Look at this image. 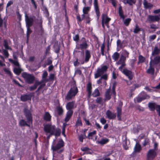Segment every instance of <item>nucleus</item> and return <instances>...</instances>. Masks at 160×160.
<instances>
[{
	"instance_id": "f257e3e1",
	"label": "nucleus",
	"mask_w": 160,
	"mask_h": 160,
	"mask_svg": "<svg viewBox=\"0 0 160 160\" xmlns=\"http://www.w3.org/2000/svg\"><path fill=\"white\" fill-rule=\"evenodd\" d=\"M44 130L45 132L50 133L47 137V141L48 142L51 136L54 135L55 137H58L60 136L61 133V129L58 128H56L54 125L47 124L45 125Z\"/></svg>"
},
{
	"instance_id": "f03ea898",
	"label": "nucleus",
	"mask_w": 160,
	"mask_h": 160,
	"mask_svg": "<svg viewBox=\"0 0 160 160\" xmlns=\"http://www.w3.org/2000/svg\"><path fill=\"white\" fill-rule=\"evenodd\" d=\"M24 115L27 119L26 122L24 119H21L19 122V125L21 127L27 126L30 127V124H32L33 118L30 111L27 108L24 110Z\"/></svg>"
},
{
	"instance_id": "7ed1b4c3",
	"label": "nucleus",
	"mask_w": 160,
	"mask_h": 160,
	"mask_svg": "<svg viewBox=\"0 0 160 160\" xmlns=\"http://www.w3.org/2000/svg\"><path fill=\"white\" fill-rule=\"evenodd\" d=\"M78 92V89L76 86L71 87L65 97V99L68 101L74 98Z\"/></svg>"
},
{
	"instance_id": "20e7f679",
	"label": "nucleus",
	"mask_w": 160,
	"mask_h": 160,
	"mask_svg": "<svg viewBox=\"0 0 160 160\" xmlns=\"http://www.w3.org/2000/svg\"><path fill=\"white\" fill-rule=\"evenodd\" d=\"M81 43L76 45V48L78 49L82 50L86 49L88 47V45L87 43V41L84 37H82L80 40Z\"/></svg>"
},
{
	"instance_id": "39448f33",
	"label": "nucleus",
	"mask_w": 160,
	"mask_h": 160,
	"mask_svg": "<svg viewBox=\"0 0 160 160\" xmlns=\"http://www.w3.org/2000/svg\"><path fill=\"white\" fill-rule=\"evenodd\" d=\"M22 76L25 79L26 82L29 84L33 83L35 80V77L33 75L26 72L23 73Z\"/></svg>"
},
{
	"instance_id": "423d86ee",
	"label": "nucleus",
	"mask_w": 160,
	"mask_h": 160,
	"mask_svg": "<svg viewBox=\"0 0 160 160\" xmlns=\"http://www.w3.org/2000/svg\"><path fill=\"white\" fill-rule=\"evenodd\" d=\"M159 63H160V56H157L153 58V60L152 59L150 61V66L148 70H154L155 65H157Z\"/></svg>"
},
{
	"instance_id": "0eeeda50",
	"label": "nucleus",
	"mask_w": 160,
	"mask_h": 160,
	"mask_svg": "<svg viewBox=\"0 0 160 160\" xmlns=\"http://www.w3.org/2000/svg\"><path fill=\"white\" fill-rule=\"evenodd\" d=\"M148 107L150 111H154L155 110H156L158 115L160 116V105H157L155 102H150L148 104Z\"/></svg>"
},
{
	"instance_id": "6e6552de",
	"label": "nucleus",
	"mask_w": 160,
	"mask_h": 160,
	"mask_svg": "<svg viewBox=\"0 0 160 160\" xmlns=\"http://www.w3.org/2000/svg\"><path fill=\"white\" fill-rule=\"evenodd\" d=\"M157 156V153L156 151L152 149H150L147 153V160H153Z\"/></svg>"
},
{
	"instance_id": "1a4fd4ad",
	"label": "nucleus",
	"mask_w": 160,
	"mask_h": 160,
	"mask_svg": "<svg viewBox=\"0 0 160 160\" xmlns=\"http://www.w3.org/2000/svg\"><path fill=\"white\" fill-rule=\"evenodd\" d=\"M123 105V102H120L118 106L117 107V116L118 120L119 121L122 120V107Z\"/></svg>"
},
{
	"instance_id": "9d476101",
	"label": "nucleus",
	"mask_w": 160,
	"mask_h": 160,
	"mask_svg": "<svg viewBox=\"0 0 160 160\" xmlns=\"http://www.w3.org/2000/svg\"><path fill=\"white\" fill-rule=\"evenodd\" d=\"M93 5L94 9L96 15V17L98 19L100 16V11L98 3V0H94Z\"/></svg>"
},
{
	"instance_id": "9b49d317",
	"label": "nucleus",
	"mask_w": 160,
	"mask_h": 160,
	"mask_svg": "<svg viewBox=\"0 0 160 160\" xmlns=\"http://www.w3.org/2000/svg\"><path fill=\"white\" fill-rule=\"evenodd\" d=\"M92 84L90 82H88L86 86V91L87 92V98L89 99L92 96Z\"/></svg>"
},
{
	"instance_id": "f8f14e48",
	"label": "nucleus",
	"mask_w": 160,
	"mask_h": 160,
	"mask_svg": "<svg viewBox=\"0 0 160 160\" xmlns=\"http://www.w3.org/2000/svg\"><path fill=\"white\" fill-rule=\"evenodd\" d=\"M64 146V142L62 140L59 141L57 145L55 146H52V149L54 151H56L63 147Z\"/></svg>"
},
{
	"instance_id": "ddd939ff",
	"label": "nucleus",
	"mask_w": 160,
	"mask_h": 160,
	"mask_svg": "<svg viewBox=\"0 0 160 160\" xmlns=\"http://www.w3.org/2000/svg\"><path fill=\"white\" fill-rule=\"evenodd\" d=\"M33 95V93L21 95L20 99L21 101L23 102H25L28 100H31L32 98Z\"/></svg>"
},
{
	"instance_id": "4468645a",
	"label": "nucleus",
	"mask_w": 160,
	"mask_h": 160,
	"mask_svg": "<svg viewBox=\"0 0 160 160\" xmlns=\"http://www.w3.org/2000/svg\"><path fill=\"white\" fill-rule=\"evenodd\" d=\"M25 18L26 27H30L32 26L33 22V18L31 17L28 18L26 13L25 14Z\"/></svg>"
},
{
	"instance_id": "2eb2a0df",
	"label": "nucleus",
	"mask_w": 160,
	"mask_h": 160,
	"mask_svg": "<svg viewBox=\"0 0 160 160\" xmlns=\"http://www.w3.org/2000/svg\"><path fill=\"white\" fill-rule=\"evenodd\" d=\"M148 20L151 22H158L160 19V16L158 15H151L148 16Z\"/></svg>"
},
{
	"instance_id": "dca6fc26",
	"label": "nucleus",
	"mask_w": 160,
	"mask_h": 160,
	"mask_svg": "<svg viewBox=\"0 0 160 160\" xmlns=\"http://www.w3.org/2000/svg\"><path fill=\"white\" fill-rule=\"evenodd\" d=\"M106 114L108 118L110 120L114 119L116 117V114L112 112L109 110H107L106 113Z\"/></svg>"
},
{
	"instance_id": "f3484780",
	"label": "nucleus",
	"mask_w": 160,
	"mask_h": 160,
	"mask_svg": "<svg viewBox=\"0 0 160 160\" xmlns=\"http://www.w3.org/2000/svg\"><path fill=\"white\" fill-rule=\"evenodd\" d=\"M90 51L88 50H86L85 51V57L84 58V61L82 62V64H83L85 62V63L88 62L91 58Z\"/></svg>"
},
{
	"instance_id": "a211bd4d",
	"label": "nucleus",
	"mask_w": 160,
	"mask_h": 160,
	"mask_svg": "<svg viewBox=\"0 0 160 160\" xmlns=\"http://www.w3.org/2000/svg\"><path fill=\"white\" fill-rule=\"evenodd\" d=\"M73 113L72 110H68L66 114L65 118L64 119V121L67 122H68L71 118Z\"/></svg>"
},
{
	"instance_id": "6ab92c4d",
	"label": "nucleus",
	"mask_w": 160,
	"mask_h": 160,
	"mask_svg": "<svg viewBox=\"0 0 160 160\" xmlns=\"http://www.w3.org/2000/svg\"><path fill=\"white\" fill-rule=\"evenodd\" d=\"M103 20V22L105 23L109 22L111 20V18L108 17L107 14L103 13L102 15V20Z\"/></svg>"
},
{
	"instance_id": "aec40b11",
	"label": "nucleus",
	"mask_w": 160,
	"mask_h": 160,
	"mask_svg": "<svg viewBox=\"0 0 160 160\" xmlns=\"http://www.w3.org/2000/svg\"><path fill=\"white\" fill-rule=\"evenodd\" d=\"M52 116L48 112H45L43 117L44 120L47 122H50L51 120Z\"/></svg>"
},
{
	"instance_id": "412c9836",
	"label": "nucleus",
	"mask_w": 160,
	"mask_h": 160,
	"mask_svg": "<svg viewBox=\"0 0 160 160\" xmlns=\"http://www.w3.org/2000/svg\"><path fill=\"white\" fill-rule=\"evenodd\" d=\"M122 72L127 76L130 80L133 78V74L131 71H122Z\"/></svg>"
},
{
	"instance_id": "4be33fe9",
	"label": "nucleus",
	"mask_w": 160,
	"mask_h": 160,
	"mask_svg": "<svg viewBox=\"0 0 160 160\" xmlns=\"http://www.w3.org/2000/svg\"><path fill=\"white\" fill-rule=\"evenodd\" d=\"M75 103V101L68 102L66 105V109L68 110H72V109L73 108Z\"/></svg>"
},
{
	"instance_id": "5701e85b",
	"label": "nucleus",
	"mask_w": 160,
	"mask_h": 160,
	"mask_svg": "<svg viewBox=\"0 0 160 160\" xmlns=\"http://www.w3.org/2000/svg\"><path fill=\"white\" fill-rule=\"evenodd\" d=\"M111 91L110 88L107 90L105 94L104 101L109 100L111 98V95L110 94Z\"/></svg>"
},
{
	"instance_id": "b1692460",
	"label": "nucleus",
	"mask_w": 160,
	"mask_h": 160,
	"mask_svg": "<svg viewBox=\"0 0 160 160\" xmlns=\"http://www.w3.org/2000/svg\"><path fill=\"white\" fill-rule=\"evenodd\" d=\"M126 58L125 56L121 54L119 60L117 62V64L118 65H120L121 63H125Z\"/></svg>"
},
{
	"instance_id": "393cba45",
	"label": "nucleus",
	"mask_w": 160,
	"mask_h": 160,
	"mask_svg": "<svg viewBox=\"0 0 160 160\" xmlns=\"http://www.w3.org/2000/svg\"><path fill=\"white\" fill-rule=\"evenodd\" d=\"M118 14L121 18L124 19L125 17L123 15V11L122 9V7L120 5L118 8Z\"/></svg>"
},
{
	"instance_id": "a878e982",
	"label": "nucleus",
	"mask_w": 160,
	"mask_h": 160,
	"mask_svg": "<svg viewBox=\"0 0 160 160\" xmlns=\"http://www.w3.org/2000/svg\"><path fill=\"white\" fill-rule=\"evenodd\" d=\"M120 56L119 53L117 52H115L112 55V58L113 60L114 61H117L118 60Z\"/></svg>"
},
{
	"instance_id": "bb28decb",
	"label": "nucleus",
	"mask_w": 160,
	"mask_h": 160,
	"mask_svg": "<svg viewBox=\"0 0 160 160\" xmlns=\"http://www.w3.org/2000/svg\"><path fill=\"white\" fill-rule=\"evenodd\" d=\"M143 4L144 8L146 9L151 8L153 7V5L150 3H148L146 0H144Z\"/></svg>"
},
{
	"instance_id": "cd10ccee",
	"label": "nucleus",
	"mask_w": 160,
	"mask_h": 160,
	"mask_svg": "<svg viewBox=\"0 0 160 160\" xmlns=\"http://www.w3.org/2000/svg\"><path fill=\"white\" fill-rule=\"evenodd\" d=\"M57 114L59 116L62 115L63 112V110L62 107L59 105L57 107Z\"/></svg>"
},
{
	"instance_id": "c85d7f7f",
	"label": "nucleus",
	"mask_w": 160,
	"mask_h": 160,
	"mask_svg": "<svg viewBox=\"0 0 160 160\" xmlns=\"http://www.w3.org/2000/svg\"><path fill=\"white\" fill-rule=\"evenodd\" d=\"M92 95L93 97H97L100 95V93L99 90L98 88L95 89L93 92L92 93Z\"/></svg>"
},
{
	"instance_id": "c756f323",
	"label": "nucleus",
	"mask_w": 160,
	"mask_h": 160,
	"mask_svg": "<svg viewBox=\"0 0 160 160\" xmlns=\"http://www.w3.org/2000/svg\"><path fill=\"white\" fill-rule=\"evenodd\" d=\"M109 141V139L107 138L102 139L98 142V143L102 145H104L107 143Z\"/></svg>"
},
{
	"instance_id": "7c9ffc66",
	"label": "nucleus",
	"mask_w": 160,
	"mask_h": 160,
	"mask_svg": "<svg viewBox=\"0 0 160 160\" xmlns=\"http://www.w3.org/2000/svg\"><path fill=\"white\" fill-rule=\"evenodd\" d=\"M138 95L144 100L147 98H149V96L144 91L142 92Z\"/></svg>"
},
{
	"instance_id": "2f4dec72",
	"label": "nucleus",
	"mask_w": 160,
	"mask_h": 160,
	"mask_svg": "<svg viewBox=\"0 0 160 160\" xmlns=\"http://www.w3.org/2000/svg\"><path fill=\"white\" fill-rule=\"evenodd\" d=\"M52 63V61L49 58H48L47 60V62L43 64H42V66L43 68H45L47 65H51Z\"/></svg>"
},
{
	"instance_id": "473e14b6",
	"label": "nucleus",
	"mask_w": 160,
	"mask_h": 160,
	"mask_svg": "<svg viewBox=\"0 0 160 160\" xmlns=\"http://www.w3.org/2000/svg\"><path fill=\"white\" fill-rule=\"evenodd\" d=\"M48 75V73L46 71H45L43 73L42 75V80L45 82H48L49 81V80L47 77Z\"/></svg>"
},
{
	"instance_id": "72a5a7b5",
	"label": "nucleus",
	"mask_w": 160,
	"mask_h": 160,
	"mask_svg": "<svg viewBox=\"0 0 160 160\" xmlns=\"http://www.w3.org/2000/svg\"><path fill=\"white\" fill-rule=\"evenodd\" d=\"M142 149L141 147L139 144L137 143L134 147V151L135 152H139Z\"/></svg>"
},
{
	"instance_id": "f704fd0d",
	"label": "nucleus",
	"mask_w": 160,
	"mask_h": 160,
	"mask_svg": "<svg viewBox=\"0 0 160 160\" xmlns=\"http://www.w3.org/2000/svg\"><path fill=\"white\" fill-rule=\"evenodd\" d=\"M105 71H97V72L95 75V78H98L102 75Z\"/></svg>"
},
{
	"instance_id": "c9c22d12",
	"label": "nucleus",
	"mask_w": 160,
	"mask_h": 160,
	"mask_svg": "<svg viewBox=\"0 0 160 160\" xmlns=\"http://www.w3.org/2000/svg\"><path fill=\"white\" fill-rule=\"evenodd\" d=\"M160 50L157 47H155L153 51L152 52V55L153 56H155L158 55L160 53Z\"/></svg>"
},
{
	"instance_id": "e433bc0d",
	"label": "nucleus",
	"mask_w": 160,
	"mask_h": 160,
	"mask_svg": "<svg viewBox=\"0 0 160 160\" xmlns=\"http://www.w3.org/2000/svg\"><path fill=\"white\" fill-rule=\"evenodd\" d=\"M3 46L7 50H12V48L8 45V42L7 40H4L3 41Z\"/></svg>"
},
{
	"instance_id": "4c0bfd02",
	"label": "nucleus",
	"mask_w": 160,
	"mask_h": 160,
	"mask_svg": "<svg viewBox=\"0 0 160 160\" xmlns=\"http://www.w3.org/2000/svg\"><path fill=\"white\" fill-rule=\"evenodd\" d=\"M9 61L11 63H13L15 66L17 67H19V64L18 60H13L12 59H9Z\"/></svg>"
},
{
	"instance_id": "58836bf2",
	"label": "nucleus",
	"mask_w": 160,
	"mask_h": 160,
	"mask_svg": "<svg viewBox=\"0 0 160 160\" xmlns=\"http://www.w3.org/2000/svg\"><path fill=\"white\" fill-rule=\"evenodd\" d=\"M97 134V132L95 130L93 131V132H89L88 135V136L87 137V138H88L89 139H92V138L91 137H92L94 135H96Z\"/></svg>"
},
{
	"instance_id": "ea45409f",
	"label": "nucleus",
	"mask_w": 160,
	"mask_h": 160,
	"mask_svg": "<svg viewBox=\"0 0 160 160\" xmlns=\"http://www.w3.org/2000/svg\"><path fill=\"white\" fill-rule=\"evenodd\" d=\"M145 60V58L142 55H140L138 56V64H139L140 63H142L144 62Z\"/></svg>"
},
{
	"instance_id": "a19ab883",
	"label": "nucleus",
	"mask_w": 160,
	"mask_h": 160,
	"mask_svg": "<svg viewBox=\"0 0 160 160\" xmlns=\"http://www.w3.org/2000/svg\"><path fill=\"white\" fill-rule=\"evenodd\" d=\"M27 40H28L30 34L32 32V31L30 28V27H27Z\"/></svg>"
},
{
	"instance_id": "79ce46f5",
	"label": "nucleus",
	"mask_w": 160,
	"mask_h": 160,
	"mask_svg": "<svg viewBox=\"0 0 160 160\" xmlns=\"http://www.w3.org/2000/svg\"><path fill=\"white\" fill-rule=\"evenodd\" d=\"M90 9V8L89 7H84L83 9V12L84 14H87Z\"/></svg>"
},
{
	"instance_id": "37998d69",
	"label": "nucleus",
	"mask_w": 160,
	"mask_h": 160,
	"mask_svg": "<svg viewBox=\"0 0 160 160\" xmlns=\"http://www.w3.org/2000/svg\"><path fill=\"white\" fill-rule=\"evenodd\" d=\"M105 48V45L104 43H103L101 47V54L102 56L106 55L104 53V49Z\"/></svg>"
},
{
	"instance_id": "c03bdc74",
	"label": "nucleus",
	"mask_w": 160,
	"mask_h": 160,
	"mask_svg": "<svg viewBox=\"0 0 160 160\" xmlns=\"http://www.w3.org/2000/svg\"><path fill=\"white\" fill-rule=\"evenodd\" d=\"M140 31H141V28L139 27L138 25H136L134 29L133 32L135 33H138Z\"/></svg>"
},
{
	"instance_id": "a18cd8bd",
	"label": "nucleus",
	"mask_w": 160,
	"mask_h": 160,
	"mask_svg": "<svg viewBox=\"0 0 160 160\" xmlns=\"http://www.w3.org/2000/svg\"><path fill=\"white\" fill-rule=\"evenodd\" d=\"M129 53L126 50H123L122 55H124L127 58H129Z\"/></svg>"
},
{
	"instance_id": "49530a36",
	"label": "nucleus",
	"mask_w": 160,
	"mask_h": 160,
	"mask_svg": "<svg viewBox=\"0 0 160 160\" xmlns=\"http://www.w3.org/2000/svg\"><path fill=\"white\" fill-rule=\"evenodd\" d=\"M131 20V19L130 18L126 19L124 22V25L127 26H128Z\"/></svg>"
},
{
	"instance_id": "de8ad7c7",
	"label": "nucleus",
	"mask_w": 160,
	"mask_h": 160,
	"mask_svg": "<svg viewBox=\"0 0 160 160\" xmlns=\"http://www.w3.org/2000/svg\"><path fill=\"white\" fill-rule=\"evenodd\" d=\"M120 65H121V66L118 68L119 70H128L124 68L126 65V63H121Z\"/></svg>"
},
{
	"instance_id": "09e8293b",
	"label": "nucleus",
	"mask_w": 160,
	"mask_h": 160,
	"mask_svg": "<svg viewBox=\"0 0 160 160\" xmlns=\"http://www.w3.org/2000/svg\"><path fill=\"white\" fill-rule=\"evenodd\" d=\"M101 68H98L97 70H107L108 67L106 65H102L101 66Z\"/></svg>"
},
{
	"instance_id": "8fccbe9b",
	"label": "nucleus",
	"mask_w": 160,
	"mask_h": 160,
	"mask_svg": "<svg viewBox=\"0 0 160 160\" xmlns=\"http://www.w3.org/2000/svg\"><path fill=\"white\" fill-rule=\"evenodd\" d=\"M79 39V36L78 34L76 35L75 36L73 37V40L75 41L76 42H78Z\"/></svg>"
},
{
	"instance_id": "3c124183",
	"label": "nucleus",
	"mask_w": 160,
	"mask_h": 160,
	"mask_svg": "<svg viewBox=\"0 0 160 160\" xmlns=\"http://www.w3.org/2000/svg\"><path fill=\"white\" fill-rule=\"evenodd\" d=\"M3 54L6 58H8L9 56L8 51L7 49L3 50Z\"/></svg>"
},
{
	"instance_id": "603ef678",
	"label": "nucleus",
	"mask_w": 160,
	"mask_h": 160,
	"mask_svg": "<svg viewBox=\"0 0 160 160\" xmlns=\"http://www.w3.org/2000/svg\"><path fill=\"white\" fill-rule=\"evenodd\" d=\"M55 77V74H51L50 75L48 79L49 81H53Z\"/></svg>"
},
{
	"instance_id": "864d4df0",
	"label": "nucleus",
	"mask_w": 160,
	"mask_h": 160,
	"mask_svg": "<svg viewBox=\"0 0 160 160\" xmlns=\"http://www.w3.org/2000/svg\"><path fill=\"white\" fill-rule=\"evenodd\" d=\"M115 86L114 85L112 88V94H113V97H115L116 96V92H115Z\"/></svg>"
},
{
	"instance_id": "5fc2aeb1",
	"label": "nucleus",
	"mask_w": 160,
	"mask_h": 160,
	"mask_svg": "<svg viewBox=\"0 0 160 160\" xmlns=\"http://www.w3.org/2000/svg\"><path fill=\"white\" fill-rule=\"evenodd\" d=\"M123 2L125 4H128L130 6L132 5V3L129 0H123Z\"/></svg>"
},
{
	"instance_id": "6e6d98bb",
	"label": "nucleus",
	"mask_w": 160,
	"mask_h": 160,
	"mask_svg": "<svg viewBox=\"0 0 160 160\" xmlns=\"http://www.w3.org/2000/svg\"><path fill=\"white\" fill-rule=\"evenodd\" d=\"M59 46H58L54 48V52L57 53H58L60 52V48Z\"/></svg>"
},
{
	"instance_id": "4d7b16f0",
	"label": "nucleus",
	"mask_w": 160,
	"mask_h": 160,
	"mask_svg": "<svg viewBox=\"0 0 160 160\" xmlns=\"http://www.w3.org/2000/svg\"><path fill=\"white\" fill-rule=\"evenodd\" d=\"M30 1L35 9H36L37 8V6L35 0H30Z\"/></svg>"
},
{
	"instance_id": "13d9d810",
	"label": "nucleus",
	"mask_w": 160,
	"mask_h": 160,
	"mask_svg": "<svg viewBox=\"0 0 160 160\" xmlns=\"http://www.w3.org/2000/svg\"><path fill=\"white\" fill-rule=\"evenodd\" d=\"M102 101V98L101 97H98L96 99V102L98 103L101 104Z\"/></svg>"
},
{
	"instance_id": "bf43d9fd",
	"label": "nucleus",
	"mask_w": 160,
	"mask_h": 160,
	"mask_svg": "<svg viewBox=\"0 0 160 160\" xmlns=\"http://www.w3.org/2000/svg\"><path fill=\"white\" fill-rule=\"evenodd\" d=\"M137 102L138 103L141 102L142 101L144 100L142 99L140 96L138 95L136 98Z\"/></svg>"
},
{
	"instance_id": "052dcab7",
	"label": "nucleus",
	"mask_w": 160,
	"mask_h": 160,
	"mask_svg": "<svg viewBox=\"0 0 160 160\" xmlns=\"http://www.w3.org/2000/svg\"><path fill=\"white\" fill-rule=\"evenodd\" d=\"M45 85L46 84L45 83H43L40 85V86L38 88L37 90L36 91V92H38L42 88L44 87L45 86Z\"/></svg>"
},
{
	"instance_id": "680f3d73",
	"label": "nucleus",
	"mask_w": 160,
	"mask_h": 160,
	"mask_svg": "<svg viewBox=\"0 0 160 160\" xmlns=\"http://www.w3.org/2000/svg\"><path fill=\"white\" fill-rule=\"evenodd\" d=\"M149 142V140L148 139H145L144 142H143L142 144L144 146H146L147 145Z\"/></svg>"
},
{
	"instance_id": "e2e57ef3",
	"label": "nucleus",
	"mask_w": 160,
	"mask_h": 160,
	"mask_svg": "<svg viewBox=\"0 0 160 160\" xmlns=\"http://www.w3.org/2000/svg\"><path fill=\"white\" fill-rule=\"evenodd\" d=\"M76 124L78 126H82V123L81 119H78L76 122Z\"/></svg>"
},
{
	"instance_id": "0e129e2a",
	"label": "nucleus",
	"mask_w": 160,
	"mask_h": 160,
	"mask_svg": "<svg viewBox=\"0 0 160 160\" xmlns=\"http://www.w3.org/2000/svg\"><path fill=\"white\" fill-rule=\"evenodd\" d=\"M39 27L40 28V33L41 35H42L44 33V29L42 28V22H41V24L39 25Z\"/></svg>"
},
{
	"instance_id": "69168bd1",
	"label": "nucleus",
	"mask_w": 160,
	"mask_h": 160,
	"mask_svg": "<svg viewBox=\"0 0 160 160\" xmlns=\"http://www.w3.org/2000/svg\"><path fill=\"white\" fill-rule=\"evenodd\" d=\"M16 13L17 16V18L18 19L19 21H20L22 19L21 15L20 14L19 12H17Z\"/></svg>"
},
{
	"instance_id": "338daca9",
	"label": "nucleus",
	"mask_w": 160,
	"mask_h": 160,
	"mask_svg": "<svg viewBox=\"0 0 160 160\" xmlns=\"http://www.w3.org/2000/svg\"><path fill=\"white\" fill-rule=\"evenodd\" d=\"M90 150V148L87 147H83L81 148V150L83 152H86Z\"/></svg>"
},
{
	"instance_id": "774afa93",
	"label": "nucleus",
	"mask_w": 160,
	"mask_h": 160,
	"mask_svg": "<svg viewBox=\"0 0 160 160\" xmlns=\"http://www.w3.org/2000/svg\"><path fill=\"white\" fill-rule=\"evenodd\" d=\"M145 89L150 92H152L154 91L153 89L150 88L148 86L146 87L145 88Z\"/></svg>"
}]
</instances>
